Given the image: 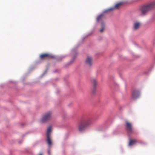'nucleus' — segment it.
I'll list each match as a JSON object with an SVG mask.
<instances>
[{
  "mask_svg": "<svg viewBox=\"0 0 155 155\" xmlns=\"http://www.w3.org/2000/svg\"><path fill=\"white\" fill-rule=\"evenodd\" d=\"M51 131V126H50L48 128L47 131V136H50V133Z\"/></svg>",
  "mask_w": 155,
  "mask_h": 155,
  "instance_id": "dca6fc26",
  "label": "nucleus"
},
{
  "mask_svg": "<svg viewBox=\"0 0 155 155\" xmlns=\"http://www.w3.org/2000/svg\"><path fill=\"white\" fill-rule=\"evenodd\" d=\"M51 113L49 112L45 114L42 117V118L40 120V122L44 123L50 120L51 117Z\"/></svg>",
  "mask_w": 155,
  "mask_h": 155,
  "instance_id": "7ed1b4c3",
  "label": "nucleus"
},
{
  "mask_svg": "<svg viewBox=\"0 0 155 155\" xmlns=\"http://www.w3.org/2000/svg\"><path fill=\"white\" fill-rule=\"evenodd\" d=\"M105 29V23L102 22L101 23V29L100 30V31L101 32H103Z\"/></svg>",
  "mask_w": 155,
  "mask_h": 155,
  "instance_id": "ddd939ff",
  "label": "nucleus"
},
{
  "mask_svg": "<svg viewBox=\"0 0 155 155\" xmlns=\"http://www.w3.org/2000/svg\"><path fill=\"white\" fill-rule=\"evenodd\" d=\"M91 82L93 86L92 92L93 94H94L96 89V86L97 84V82L96 79L94 78L91 79Z\"/></svg>",
  "mask_w": 155,
  "mask_h": 155,
  "instance_id": "0eeeda50",
  "label": "nucleus"
},
{
  "mask_svg": "<svg viewBox=\"0 0 155 155\" xmlns=\"http://www.w3.org/2000/svg\"><path fill=\"white\" fill-rule=\"evenodd\" d=\"M126 130L128 135L133 133L134 132L131 124L127 121L126 122Z\"/></svg>",
  "mask_w": 155,
  "mask_h": 155,
  "instance_id": "20e7f679",
  "label": "nucleus"
},
{
  "mask_svg": "<svg viewBox=\"0 0 155 155\" xmlns=\"http://www.w3.org/2000/svg\"><path fill=\"white\" fill-rule=\"evenodd\" d=\"M118 133V131L117 130H114L113 131V133L114 134H117Z\"/></svg>",
  "mask_w": 155,
  "mask_h": 155,
  "instance_id": "f3484780",
  "label": "nucleus"
},
{
  "mask_svg": "<svg viewBox=\"0 0 155 155\" xmlns=\"http://www.w3.org/2000/svg\"><path fill=\"white\" fill-rule=\"evenodd\" d=\"M140 96V93L138 90H135L133 91L132 94V97L133 99H136Z\"/></svg>",
  "mask_w": 155,
  "mask_h": 155,
  "instance_id": "39448f33",
  "label": "nucleus"
},
{
  "mask_svg": "<svg viewBox=\"0 0 155 155\" xmlns=\"http://www.w3.org/2000/svg\"><path fill=\"white\" fill-rule=\"evenodd\" d=\"M137 142V141L135 140H130V141L129 143L128 146H131L134 145Z\"/></svg>",
  "mask_w": 155,
  "mask_h": 155,
  "instance_id": "f8f14e48",
  "label": "nucleus"
},
{
  "mask_svg": "<svg viewBox=\"0 0 155 155\" xmlns=\"http://www.w3.org/2000/svg\"><path fill=\"white\" fill-rule=\"evenodd\" d=\"M86 64L89 67H91L92 64V58L90 56H88L85 61Z\"/></svg>",
  "mask_w": 155,
  "mask_h": 155,
  "instance_id": "423d86ee",
  "label": "nucleus"
},
{
  "mask_svg": "<svg viewBox=\"0 0 155 155\" xmlns=\"http://www.w3.org/2000/svg\"><path fill=\"white\" fill-rule=\"evenodd\" d=\"M104 18V15L101 14L99 15L97 18V21H98L100 20H102Z\"/></svg>",
  "mask_w": 155,
  "mask_h": 155,
  "instance_id": "4468645a",
  "label": "nucleus"
},
{
  "mask_svg": "<svg viewBox=\"0 0 155 155\" xmlns=\"http://www.w3.org/2000/svg\"><path fill=\"white\" fill-rule=\"evenodd\" d=\"M47 142L49 146L51 145L52 144V142L50 139V136H47Z\"/></svg>",
  "mask_w": 155,
  "mask_h": 155,
  "instance_id": "2eb2a0df",
  "label": "nucleus"
},
{
  "mask_svg": "<svg viewBox=\"0 0 155 155\" xmlns=\"http://www.w3.org/2000/svg\"><path fill=\"white\" fill-rule=\"evenodd\" d=\"M65 57H66L65 56H62L60 57V58H65Z\"/></svg>",
  "mask_w": 155,
  "mask_h": 155,
  "instance_id": "6ab92c4d",
  "label": "nucleus"
},
{
  "mask_svg": "<svg viewBox=\"0 0 155 155\" xmlns=\"http://www.w3.org/2000/svg\"><path fill=\"white\" fill-rule=\"evenodd\" d=\"M39 155H42L41 154H40Z\"/></svg>",
  "mask_w": 155,
  "mask_h": 155,
  "instance_id": "412c9836",
  "label": "nucleus"
},
{
  "mask_svg": "<svg viewBox=\"0 0 155 155\" xmlns=\"http://www.w3.org/2000/svg\"><path fill=\"white\" fill-rule=\"evenodd\" d=\"M40 57L41 59L45 58H54V57L53 56L51 55H49L48 54H41L40 55Z\"/></svg>",
  "mask_w": 155,
  "mask_h": 155,
  "instance_id": "9b49d317",
  "label": "nucleus"
},
{
  "mask_svg": "<svg viewBox=\"0 0 155 155\" xmlns=\"http://www.w3.org/2000/svg\"><path fill=\"white\" fill-rule=\"evenodd\" d=\"M91 119H83L81 120L78 123V128L80 132L84 130L92 123Z\"/></svg>",
  "mask_w": 155,
  "mask_h": 155,
  "instance_id": "f03ea898",
  "label": "nucleus"
},
{
  "mask_svg": "<svg viewBox=\"0 0 155 155\" xmlns=\"http://www.w3.org/2000/svg\"><path fill=\"white\" fill-rule=\"evenodd\" d=\"M78 47V46H76V47H75L73 49L71 50V53H72V54H74L75 53L76 54L74 56L73 58L69 62L70 63H71L73 62L76 58V55L78 54L77 52H76V49Z\"/></svg>",
  "mask_w": 155,
  "mask_h": 155,
  "instance_id": "9d476101",
  "label": "nucleus"
},
{
  "mask_svg": "<svg viewBox=\"0 0 155 155\" xmlns=\"http://www.w3.org/2000/svg\"><path fill=\"white\" fill-rule=\"evenodd\" d=\"M141 25V23L139 21L135 22L134 23L133 29L134 30H138Z\"/></svg>",
  "mask_w": 155,
  "mask_h": 155,
  "instance_id": "1a4fd4ad",
  "label": "nucleus"
},
{
  "mask_svg": "<svg viewBox=\"0 0 155 155\" xmlns=\"http://www.w3.org/2000/svg\"><path fill=\"white\" fill-rule=\"evenodd\" d=\"M48 71V69H47L46 71H45V72L42 74V76L44 75Z\"/></svg>",
  "mask_w": 155,
  "mask_h": 155,
  "instance_id": "a211bd4d",
  "label": "nucleus"
},
{
  "mask_svg": "<svg viewBox=\"0 0 155 155\" xmlns=\"http://www.w3.org/2000/svg\"><path fill=\"white\" fill-rule=\"evenodd\" d=\"M123 4V2H120L118 3L115 5L114 7L110 8L108 9L107 11L113 10L115 9H117L122 6Z\"/></svg>",
  "mask_w": 155,
  "mask_h": 155,
  "instance_id": "6e6552de",
  "label": "nucleus"
},
{
  "mask_svg": "<svg viewBox=\"0 0 155 155\" xmlns=\"http://www.w3.org/2000/svg\"><path fill=\"white\" fill-rule=\"evenodd\" d=\"M155 8V1L142 6L140 8L141 14L145 15Z\"/></svg>",
  "mask_w": 155,
  "mask_h": 155,
  "instance_id": "f257e3e1",
  "label": "nucleus"
},
{
  "mask_svg": "<svg viewBox=\"0 0 155 155\" xmlns=\"http://www.w3.org/2000/svg\"><path fill=\"white\" fill-rule=\"evenodd\" d=\"M48 154L50 155V151L49 150H48Z\"/></svg>",
  "mask_w": 155,
  "mask_h": 155,
  "instance_id": "aec40b11",
  "label": "nucleus"
}]
</instances>
